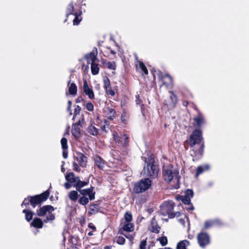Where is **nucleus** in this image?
I'll return each instance as SVG.
<instances>
[{"label":"nucleus","mask_w":249,"mask_h":249,"mask_svg":"<svg viewBox=\"0 0 249 249\" xmlns=\"http://www.w3.org/2000/svg\"><path fill=\"white\" fill-rule=\"evenodd\" d=\"M136 103L137 105H142V100L140 98L139 95H136Z\"/></svg>","instance_id":"53"},{"label":"nucleus","mask_w":249,"mask_h":249,"mask_svg":"<svg viewBox=\"0 0 249 249\" xmlns=\"http://www.w3.org/2000/svg\"><path fill=\"white\" fill-rule=\"evenodd\" d=\"M81 110V108L79 106H78V105L75 106V108H74L73 116V118H72L73 120L75 119V118L76 117V116L77 115L79 114Z\"/></svg>","instance_id":"46"},{"label":"nucleus","mask_w":249,"mask_h":249,"mask_svg":"<svg viewBox=\"0 0 249 249\" xmlns=\"http://www.w3.org/2000/svg\"><path fill=\"white\" fill-rule=\"evenodd\" d=\"M152 185V181L149 178H142L134 183L132 193L139 194L148 190Z\"/></svg>","instance_id":"6"},{"label":"nucleus","mask_w":249,"mask_h":249,"mask_svg":"<svg viewBox=\"0 0 249 249\" xmlns=\"http://www.w3.org/2000/svg\"><path fill=\"white\" fill-rule=\"evenodd\" d=\"M62 150H63V152H62L63 157L64 159H67L68 158V149H62Z\"/></svg>","instance_id":"54"},{"label":"nucleus","mask_w":249,"mask_h":249,"mask_svg":"<svg viewBox=\"0 0 249 249\" xmlns=\"http://www.w3.org/2000/svg\"><path fill=\"white\" fill-rule=\"evenodd\" d=\"M116 242L117 244L123 245L125 243V239L124 237L119 236L116 237Z\"/></svg>","instance_id":"45"},{"label":"nucleus","mask_w":249,"mask_h":249,"mask_svg":"<svg viewBox=\"0 0 249 249\" xmlns=\"http://www.w3.org/2000/svg\"><path fill=\"white\" fill-rule=\"evenodd\" d=\"M54 210V209L52 205H44L39 207V208L36 210V214L39 217H43L48 213L49 215L44 219V223H47L55 219V215L52 213Z\"/></svg>","instance_id":"5"},{"label":"nucleus","mask_w":249,"mask_h":249,"mask_svg":"<svg viewBox=\"0 0 249 249\" xmlns=\"http://www.w3.org/2000/svg\"><path fill=\"white\" fill-rule=\"evenodd\" d=\"M188 205V207L186 208V209L188 211H193L194 210V207L193 206V204L190 202V204H187Z\"/></svg>","instance_id":"55"},{"label":"nucleus","mask_w":249,"mask_h":249,"mask_svg":"<svg viewBox=\"0 0 249 249\" xmlns=\"http://www.w3.org/2000/svg\"><path fill=\"white\" fill-rule=\"evenodd\" d=\"M197 241L199 246L204 249L211 243L210 236L206 232L201 231L197 235Z\"/></svg>","instance_id":"9"},{"label":"nucleus","mask_w":249,"mask_h":249,"mask_svg":"<svg viewBox=\"0 0 249 249\" xmlns=\"http://www.w3.org/2000/svg\"><path fill=\"white\" fill-rule=\"evenodd\" d=\"M68 87L69 88V92L71 95H75L77 92V87L74 83H71L69 80L68 83Z\"/></svg>","instance_id":"26"},{"label":"nucleus","mask_w":249,"mask_h":249,"mask_svg":"<svg viewBox=\"0 0 249 249\" xmlns=\"http://www.w3.org/2000/svg\"><path fill=\"white\" fill-rule=\"evenodd\" d=\"M109 50H110V53L112 54H116V52L113 51V50H112L110 49V47H108L107 48Z\"/></svg>","instance_id":"63"},{"label":"nucleus","mask_w":249,"mask_h":249,"mask_svg":"<svg viewBox=\"0 0 249 249\" xmlns=\"http://www.w3.org/2000/svg\"><path fill=\"white\" fill-rule=\"evenodd\" d=\"M50 195V191L48 189L40 194L29 196L24 199L21 206H23L24 205L27 207L30 204L34 208L36 206L40 207L43 203L48 199Z\"/></svg>","instance_id":"2"},{"label":"nucleus","mask_w":249,"mask_h":249,"mask_svg":"<svg viewBox=\"0 0 249 249\" xmlns=\"http://www.w3.org/2000/svg\"><path fill=\"white\" fill-rule=\"evenodd\" d=\"M210 168V166L206 164L204 166H199L196 168V177H198L199 175L202 174L204 171L208 170Z\"/></svg>","instance_id":"32"},{"label":"nucleus","mask_w":249,"mask_h":249,"mask_svg":"<svg viewBox=\"0 0 249 249\" xmlns=\"http://www.w3.org/2000/svg\"><path fill=\"white\" fill-rule=\"evenodd\" d=\"M79 165L82 167H86L87 164L88 158L82 153H76L75 157Z\"/></svg>","instance_id":"18"},{"label":"nucleus","mask_w":249,"mask_h":249,"mask_svg":"<svg viewBox=\"0 0 249 249\" xmlns=\"http://www.w3.org/2000/svg\"><path fill=\"white\" fill-rule=\"evenodd\" d=\"M61 144L62 149H68V140L66 138H62L61 140Z\"/></svg>","instance_id":"44"},{"label":"nucleus","mask_w":249,"mask_h":249,"mask_svg":"<svg viewBox=\"0 0 249 249\" xmlns=\"http://www.w3.org/2000/svg\"><path fill=\"white\" fill-rule=\"evenodd\" d=\"M174 207L175 203L172 200L163 202L160 207L161 214L164 216L167 215L170 218V214L172 213Z\"/></svg>","instance_id":"10"},{"label":"nucleus","mask_w":249,"mask_h":249,"mask_svg":"<svg viewBox=\"0 0 249 249\" xmlns=\"http://www.w3.org/2000/svg\"><path fill=\"white\" fill-rule=\"evenodd\" d=\"M145 162L146 163L148 175L152 178L157 177L159 168V165L156 162L155 155L153 154H150L147 159H145Z\"/></svg>","instance_id":"4"},{"label":"nucleus","mask_w":249,"mask_h":249,"mask_svg":"<svg viewBox=\"0 0 249 249\" xmlns=\"http://www.w3.org/2000/svg\"><path fill=\"white\" fill-rule=\"evenodd\" d=\"M91 71L93 75H96L99 73V68L98 65L96 63H92L91 64Z\"/></svg>","instance_id":"37"},{"label":"nucleus","mask_w":249,"mask_h":249,"mask_svg":"<svg viewBox=\"0 0 249 249\" xmlns=\"http://www.w3.org/2000/svg\"><path fill=\"white\" fill-rule=\"evenodd\" d=\"M74 182L73 184L77 183L79 181H80L79 177L74 176Z\"/></svg>","instance_id":"60"},{"label":"nucleus","mask_w":249,"mask_h":249,"mask_svg":"<svg viewBox=\"0 0 249 249\" xmlns=\"http://www.w3.org/2000/svg\"><path fill=\"white\" fill-rule=\"evenodd\" d=\"M97 48H94L91 52L86 54L85 59L87 61L88 64H91L92 63L95 62L97 59Z\"/></svg>","instance_id":"21"},{"label":"nucleus","mask_w":249,"mask_h":249,"mask_svg":"<svg viewBox=\"0 0 249 249\" xmlns=\"http://www.w3.org/2000/svg\"><path fill=\"white\" fill-rule=\"evenodd\" d=\"M158 76L160 80L162 82V84L165 86L168 87L173 85V78L169 74H163L161 72H160L158 74Z\"/></svg>","instance_id":"14"},{"label":"nucleus","mask_w":249,"mask_h":249,"mask_svg":"<svg viewBox=\"0 0 249 249\" xmlns=\"http://www.w3.org/2000/svg\"><path fill=\"white\" fill-rule=\"evenodd\" d=\"M125 222H130L132 220V215L130 211L126 212L124 214Z\"/></svg>","instance_id":"41"},{"label":"nucleus","mask_w":249,"mask_h":249,"mask_svg":"<svg viewBox=\"0 0 249 249\" xmlns=\"http://www.w3.org/2000/svg\"><path fill=\"white\" fill-rule=\"evenodd\" d=\"M104 124L101 126V129L102 131L107 132L110 129V124L109 122L106 119L104 120Z\"/></svg>","instance_id":"40"},{"label":"nucleus","mask_w":249,"mask_h":249,"mask_svg":"<svg viewBox=\"0 0 249 249\" xmlns=\"http://www.w3.org/2000/svg\"><path fill=\"white\" fill-rule=\"evenodd\" d=\"M104 86L103 87L105 89H107V87H110V82L109 78L107 76H105L103 78Z\"/></svg>","instance_id":"42"},{"label":"nucleus","mask_w":249,"mask_h":249,"mask_svg":"<svg viewBox=\"0 0 249 249\" xmlns=\"http://www.w3.org/2000/svg\"><path fill=\"white\" fill-rule=\"evenodd\" d=\"M101 207L99 204L91 203L89 207V214H95L100 212Z\"/></svg>","instance_id":"24"},{"label":"nucleus","mask_w":249,"mask_h":249,"mask_svg":"<svg viewBox=\"0 0 249 249\" xmlns=\"http://www.w3.org/2000/svg\"><path fill=\"white\" fill-rule=\"evenodd\" d=\"M130 117V113L129 111L125 108L122 110V113L121 115V123L126 126L128 124Z\"/></svg>","instance_id":"20"},{"label":"nucleus","mask_w":249,"mask_h":249,"mask_svg":"<svg viewBox=\"0 0 249 249\" xmlns=\"http://www.w3.org/2000/svg\"><path fill=\"white\" fill-rule=\"evenodd\" d=\"M150 231L155 233H159L161 230V227L159 225L156 219L153 217L151 221L150 224L148 227Z\"/></svg>","instance_id":"19"},{"label":"nucleus","mask_w":249,"mask_h":249,"mask_svg":"<svg viewBox=\"0 0 249 249\" xmlns=\"http://www.w3.org/2000/svg\"><path fill=\"white\" fill-rule=\"evenodd\" d=\"M77 192L76 190V191L73 190L69 192V197L71 201H76L78 199L79 195Z\"/></svg>","instance_id":"34"},{"label":"nucleus","mask_w":249,"mask_h":249,"mask_svg":"<svg viewBox=\"0 0 249 249\" xmlns=\"http://www.w3.org/2000/svg\"><path fill=\"white\" fill-rule=\"evenodd\" d=\"M124 231L131 232L134 230V224L130 222H125L123 227Z\"/></svg>","instance_id":"35"},{"label":"nucleus","mask_w":249,"mask_h":249,"mask_svg":"<svg viewBox=\"0 0 249 249\" xmlns=\"http://www.w3.org/2000/svg\"><path fill=\"white\" fill-rule=\"evenodd\" d=\"M22 213L25 214V219L27 222H30L33 219L35 213L34 212L28 209H24Z\"/></svg>","instance_id":"28"},{"label":"nucleus","mask_w":249,"mask_h":249,"mask_svg":"<svg viewBox=\"0 0 249 249\" xmlns=\"http://www.w3.org/2000/svg\"><path fill=\"white\" fill-rule=\"evenodd\" d=\"M71 183H70L69 182L67 181V182H65L64 183V186L67 189H69L71 187Z\"/></svg>","instance_id":"58"},{"label":"nucleus","mask_w":249,"mask_h":249,"mask_svg":"<svg viewBox=\"0 0 249 249\" xmlns=\"http://www.w3.org/2000/svg\"><path fill=\"white\" fill-rule=\"evenodd\" d=\"M88 227L91 229L93 231H96V227L92 223H89L88 224Z\"/></svg>","instance_id":"57"},{"label":"nucleus","mask_w":249,"mask_h":249,"mask_svg":"<svg viewBox=\"0 0 249 249\" xmlns=\"http://www.w3.org/2000/svg\"><path fill=\"white\" fill-rule=\"evenodd\" d=\"M184 196H178V199L180 200L185 205L190 204L191 199L194 196V192L192 189H187L184 192Z\"/></svg>","instance_id":"15"},{"label":"nucleus","mask_w":249,"mask_h":249,"mask_svg":"<svg viewBox=\"0 0 249 249\" xmlns=\"http://www.w3.org/2000/svg\"><path fill=\"white\" fill-rule=\"evenodd\" d=\"M81 14L82 11H79V12H76V13L73 15L75 16L73 20V25H77L80 23V21L82 20V18L81 17Z\"/></svg>","instance_id":"33"},{"label":"nucleus","mask_w":249,"mask_h":249,"mask_svg":"<svg viewBox=\"0 0 249 249\" xmlns=\"http://www.w3.org/2000/svg\"><path fill=\"white\" fill-rule=\"evenodd\" d=\"M181 215V213L179 212H177L176 213L173 212L172 214H170V219L174 218L175 217H179Z\"/></svg>","instance_id":"52"},{"label":"nucleus","mask_w":249,"mask_h":249,"mask_svg":"<svg viewBox=\"0 0 249 249\" xmlns=\"http://www.w3.org/2000/svg\"><path fill=\"white\" fill-rule=\"evenodd\" d=\"M162 176L163 180L168 183H170L173 179L178 181L180 178L178 171L174 169V166L172 164L163 166Z\"/></svg>","instance_id":"3"},{"label":"nucleus","mask_w":249,"mask_h":249,"mask_svg":"<svg viewBox=\"0 0 249 249\" xmlns=\"http://www.w3.org/2000/svg\"><path fill=\"white\" fill-rule=\"evenodd\" d=\"M182 104L184 107H187L188 106V105H189V102L188 101L183 100V101H182Z\"/></svg>","instance_id":"61"},{"label":"nucleus","mask_w":249,"mask_h":249,"mask_svg":"<svg viewBox=\"0 0 249 249\" xmlns=\"http://www.w3.org/2000/svg\"><path fill=\"white\" fill-rule=\"evenodd\" d=\"M85 123V119H84V115L82 114L81 116V118L79 119V120L76 123L73 124H77L78 126L79 125H81V126Z\"/></svg>","instance_id":"48"},{"label":"nucleus","mask_w":249,"mask_h":249,"mask_svg":"<svg viewBox=\"0 0 249 249\" xmlns=\"http://www.w3.org/2000/svg\"><path fill=\"white\" fill-rule=\"evenodd\" d=\"M71 132L76 140H78L81 137V130L77 124H72Z\"/></svg>","instance_id":"25"},{"label":"nucleus","mask_w":249,"mask_h":249,"mask_svg":"<svg viewBox=\"0 0 249 249\" xmlns=\"http://www.w3.org/2000/svg\"><path fill=\"white\" fill-rule=\"evenodd\" d=\"M67 111L70 112V115H72L71 107H67Z\"/></svg>","instance_id":"62"},{"label":"nucleus","mask_w":249,"mask_h":249,"mask_svg":"<svg viewBox=\"0 0 249 249\" xmlns=\"http://www.w3.org/2000/svg\"><path fill=\"white\" fill-rule=\"evenodd\" d=\"M147 245L146 239L141 241L139 248L140 249H145Z\"/></svg>","instance_id":"49"},{"label":"nucleus","mask_w":249,"mask_h":249,"mask_svg":"<svg viewBox=\"0 0 249 249\" xmlns=\"http://www.w3.org/2000/svg\"><path fill=\"white\" fill-rule=\"evenodd\" d=\"M76 12H75L74 6L73 1L71 2L67 6L66 8V17L68 18L71 15H74Z\"/></svg>","instance_id":"27"},{"label":"nucleus","mask_w":249,"mask_h":249,"mask_svg":"<svg viewBox=\"0 0 249 249\" xmlns=\"http://www.w3.org/2000/svg\"><path fill=\"white\" fill-rule=\"evenodd\" d=\"M139 68L141 69L142 72L143 74H144L145 75L148 74V70H147V68L146 67L145 65H144V64L142 62L139 61Z\"/></svg>","instance_id":"39"},{"label":"nucleus","mask_w":249,"mask_h":249,"mask_svg":"<svg viewBox=\"0 0 249 249\" xmlns=\"http://www.w3.org/2000/svg\"><path fill=\"white\" fill-rule=\"evenodd\" d=\"M113 139L115 142L121 146L126 147L129 145V137L126 134H121L120 135L117 133L113 134Z\"/></svg>","instance_id":"11"},{"label":"nucleus","mask_w":249,"mask_h":249,"mask_svg":"<svg viewBox=\"0 0 249 249\" xmlns=\"http://www.w3.org/2000/svg\"><path fill=\"white\" fill-rule=\"evenodd\" d=\"M74 174L73 172H70L68 174H67L65 178L67 181L69 182L70 183H71V185L73 186V183L74 182Z\"/></svg>","instance_id":"38"},{"label":"nucleus","mask_w":249,"mask_h":249,"mask_svg":"<svg viewBox=\"0 0 249 249\" xmlns=\"http://www.w3.org/2000/svg\"><path fill=\"white\" fill-rule=\"evenodd\" d=\"M89 179L86 181H79L77 183L73 184V186L75 188L76 190L80 193V194L89 195L90 198L92 197V190H94V187L91 186L90 188L82 189V188L89 184Z\"/></svg>","instance_id":"8"},{"label":"nucleus","mask_w":249,"mask_h":249,"mask_svg":"<svg viewBox=\"0 0 249 249\" xmlns=\"http://www.w3.org/2000/svg\"><path fill=\"white\" fill-rule=\"evenodd\" d=\"M108 115L109 116L107 119L110 120H113L116 117V111L113 108H108Z\"/></svg>","instance_id":"36"},{"label":"nucleus","mask_w":249,"mask_h":249,"mask_svg":"<svg viewBox=\"0 0 249 249\" xmlns=\"http://www.w3.org/2000/svg\"><path fill=\"white\" fill-rule=\"evenodd\" d=\"M111 246H106L104 247V249H111Z\"/></svg>","instance_id":"64"},{"label":"nucleus","mask_w":249,"mask_h":249,"mask_svg":"<svg viewBox=\"0 0 249 249\" xmlns=\"http://www.w3.org/2000/svg\"><path fill=\"white\" fill-rule=\"evenodd\" d=\"M105 90L106 93L108 95H110L111 96H114L115 95V92L114 90L112 89L111 88H110L109 89H106Z\"/></svg>","instance_id":"50"},{"label":"nucleus","mask_w":249,"mask_h":249,"mask_svg":"<svg viewBox=\"0 0 249 249\" xmlns=\"http://www.w3.org/2000/svg\"><path fill=\"white\" fill-rule=\"evenodd\" d=\"M83 92L87 95L90 99H94L95 95L93 92L92 88H90L89 86L88 83L86 80L83 82Z\"/></svg>","instance_id":"17"},{"label":"nucleus","mask_w":249,"mask_h":249,"mask_svg":"<svg viewBox=\"0 0 249 249\" xmlns=\"http://www.w3.org/2000/svg\"><path fill=\"white\" fill-rule=\"evenodd\" d=\"M190 245V243L187 240L179 241L177 245L176 249H187L186 247Z\"/></svg>","instance_id":"29"},{"label":"nucleus","mask_w":249,"mask_h":249,"mask_svg":"<svg viewBox=\"0 0 249 249\" xmlns=\"http://www.w3.org/2000/svg\"><path fill=\"white\" fill-rule=\"evenodd\" d=\"M140 106L142 113L143 115H144L145 113H146V109L145 108L144 105L143 104H142V105H141Z\"/></svg>","instance_id":"56"},{"label":"nucleus","mask_w":249,"mask_h":249,"mask_svg":"<svg viewBox=\"0 0 249 249\" xmlns=\"http://www.w3.org/2000/svg\"><path fill=\"white\" fill-rule=\"evenodd\" d=\"M170 95L169 97L164 99L163 101V108L167 110H172L176 107L178 102L177 95L173 91H169Z\"/></svg>","instance_id":"7"},{"label":"nucleus","mask_w":249,"mask_h":249,"mask_svg":"<svg viewBox=\"0 0 249 249\" xmlns=\"http://www.w3.org/2000/svg\"><path fill=\"white\" fill-rule=\"evenodd\" d=\"M189 146L192 148L190 153L193 161L200 159L203 155L205 147L201 129H195L188 139L184 142V147L186 150L188 149Z\"/></svg>","instance_id":"1"},{"label":"nucleus","mask_w":249,"mask_h":249,"mask_svg":"<svg viewBox=\"0 0 249 249\" xmlns=\"http://www.w3.org/2000/svg\"><path fill=\"white\" fill-rule=\"evenodd\" d=\"M44 220H42L39 217H35L30 223V226L36 229H42L44 225Z\"/></svg>","instance_id":"22"},{"label":"nucleus","mask_w":249,"mask_h":249,"mask_svg":"<svg viewBox=\"0 0 249 249\" xmlns=\"http://www.w3.org/2000/svg\"><path fill=\"white\" fill-rule=\"evenodd\" d=\"M94 162L95 165L100 170H103L106 164V161L103 159V158L97 155L94 157Z\"/></svg>","instance_id":"23"},{"label":"nucleus","mask_w":249,"mask_h":249,"mask_svg":"<svg viewBox=\"0 0 249 249\" xmlns=\"http://www.w3.org/2000/svg\"><path fill=\"white\" fill-rule=\"evenodd\" d=\"M91 194L92 196L91 198L89 195L81 194L82 196L79 198L78 203L83 206L86 205L89 202V200H93L95 198V192L94 190H92Z\"/></svg>","instance_id":"16"},{"label":"nucleus","mask_w":249,"mask_h":249,"mask_svg":"<svg viewBox=\"0 0 249 249\" xmlns=\"http://www.w3.org/2000/svg\"><path fill=\"white\" fill-rule=\"evenodd\" d=\"M102 64L105 68H107L109 70H115L116 68V63L114 61L113 62H106L103 61Z\"/></svg>","instance_id":"31"},{"label":"nucleus","mask_w":249,"mask_h":249,"mask_svg":"<svg viewBox=\"0 0 249 249\" xmlns=\"http://www.w3.org/2000/svg\"><path fill=\"white\" fill-rule=\"evenodd\" d=\"M223 225V222L219 219L207 220L204 222V226L201 231H204L213 227H219Z\"/></svg>","instance_id":"13"},{"label":"nucleus","mask_w":249,"mask_h":249,"mask_svg":"<svg viewBox=\"0 0 249 249\" xmlns=\"http://www.w3.org/2000/svg\"><path fill=\"white\" fill-rule=\"evenodd\" d=\"M83 100H84V99H83L82 97L80 96V97H78V98H77L75 99V102L76 103H80L82 101H83Z\"/></svg>","instance_id":"59"},{"label":"nucleus","mask_w":249,"mask_h":249,"mask_svg":"<svg viewBox=\"0 0 249 249\" xmlns=\"http://www.w3.org/2000/svg\"><path fill=\"white\" fill-rule=\"evenodd\" d=\"M157 240L159 241L160 244L162 246H164L168 243V239L166 236H163L159 238Z\"/></svg>","instance_id":"43"},{"label":"nucleus","mask_w":249,"mask_h":249,"mask_svg":"<svg viewBox=\"0 0 249 249\" xmlns=\"http://www.w3.org/2000/svg\"><path fill=\"white\" fill-rule=\"evenodd\" d=\"M88 132L93 136H97L99 133V130L92 124L89 125L87 128Z\"/></svg>","instance_id":"30"},{"label":"nucleus","mask_w":249,"mask_h":249,"mask_svg":"<svg viewBox=\"0 0 249 249\" xmlns=\"http://www.w3.org/2000/svg\"><path fill=\"white\" fill-rule=\"evenodd\" d=\"M86 107L87 109L89 111H92L94 110V106L90 102H89L87 103Z\"/></svg>","instance_id":"47"},{"label":"nucleus","mask_w":249,"mask_h":249,"mask_svg":"<svg viewBox=\"0 0 249 249\" xmlns=\"http://www.w3.org/2000/svg\"><path fill=\"white\" fill-rule=\"evenodd\" d=\"M72 167L74 171H77L78 172H79L81 170L79 165L75 162H73L72 163Z\"/></svg>","instance_id":"51"},{"label":"nucleus","mask_w":249,"mask_h":249,"mask_svg":"<svg viewBox=\"0 0 249 249\" xmlns=\"http://www.w3.org/2000/svg\"><path fill=\"white\" fill-rule=\"evenodd\" d=\"M196 109L198 111V114L193 118V125L195 129H201L202 125L205 124V120L200 111L197 108Z\"/></svg>","instance_id":"12"}]
</instances>
